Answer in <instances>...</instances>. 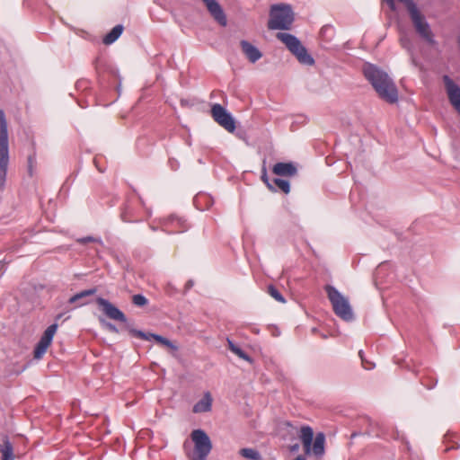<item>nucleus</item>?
<instances>
[{"mask_svg": "<svg viewBox=\"0 0 460 460\" xmlns=\"http://www.w3.org/2000/svg\"><path fill=\"white\" fill-rule=\"evenodd\" d=\"M261 179L262 181L266 183L267 187L270 190H273V191H276V189L275 187L273 186L272 184V181H270L268 177H267V174L266 172H264L261 176Z\"/></svg>", "mask_w": 460, "mask_h": 460, "instance_id": "7c9ffc66", "label": "nucleus"}, {"mask_svg": "<svg viewBox=\"0 0 460 460\" xmlns=\"http://www.w3.org/2000/svg\"><path fill=\"white\" fill-rule=\"evenodd\" d=\"M212 396L209 392H206L198 402H196L193 406V412L194 413H201V412H208L211 410L212 407Z\"/></svg>", "mask_w": 460, "mask_h": 460, "instance_id": "2eb2a0df", "label": "nucleus"}, {"mask_svg": "<svg viewBox=\"0 0 460 460\" xmlns=\"http://www.w3.org/2000/svg\"><path fill=\"white\" fill-rule=\"evenodd\" d=\"M206 5L210 15L221 26H226L227 23L226 16L221 5L216 0H202Z\"/></svg>", "mask_w": 460, "mask_h": 460, "instance_id": "9d476101", "label": "nucleus"}, {"mask_svg": "<svg viewBox=\"0 0 460 460\" xmlns=\"http://www.w3.org/2000/svg\"><path fill=\"white\" fill-rule=\"evenodd\" d=\"M211 115L214 120L228 132L235 130V121L232 115L219 103L211 107Z\"/></svg>", "mask_w": 460, "mask_h": 460, "instance_id": "0eeeda50", "label": "nucleus"}, {"mask_svg": "<svg viewBox=\"0 0 460 460\" xmlns=\"http://www.w3.org/2000/svg\"><path fill=\"white\" fill-rule=\"evenodd\" d=\"M106 327H107L111 332H116V333H117V332H119V331H118V328H117L114 324H112V323H106Z\"/></svg>", "mask_w": 460, "mask_h": 460, "instance_id": "473e14b6", "label": "nucleus"}, {"mask_svg": "<svg viewBox=\"0 0 460 460\" xmlns=\"http://www.w3.org/2000/svg\"><path fill=\"white\" fill-rule=\"evenodd\" d=\"M298 447H299V446H298V445H295V446H293V447H292V450H293V451L297 450V449H298Z\"/></svg>", "mask_w": 460, "mask_h": 460, "instance_id": "e433bc0d", "label": "nucleus"}, {"mask_svg": "<svg viewBox=\"0 0 460 460\" xmlns=\"http://www.w3.org/2000/svg\"><path fill=\"white\" fill-rule=\"evenodd\" d=\"M191 439L195 446V452L199 460H205L212 449V443L208 434L202 429L191 432Z\"/></svg>", "mask_w": 460, "mask_h": 460, "instance_id": "423d86ee", "label": "nucleus"}, {"mask_svg": "<svg viewBox=\"0 0 460 460\" xmlns=\"http://www.w3.org/2000/svg\"><path fill=\"white\" fill-rule=\"evenodd\" d=\"M132 303L137 306H144L146 305L148 301L143 295L137 294L134 295L132 297Z\"/></svg>", "mask_w": 460, "mask_h": 460, "instance_id": "bb28decb", "label": "nucleus"}, {"mask_svg": "<svg viewBox=\"0 0 460 460\" xmlns=\"http://www.w3.org/2000/svg\"><path fill=\"white\" fill-rule=\"evenodd\" d=\"M444 443L446 444V451L457 449L459 447L456 436L454 433H447L444 438Z\"/></svg>", "mask_w": 460, "mask_h": 460, "instance_id": "412c9836", "label": "nucleus"}, {"mask_svg": "<svg viewBox=\"0 0 460 460\" xmlns=\"http://www.w3.org/2000/svg\"><path fill=\"white\" fill-rule=\"evenodd\" d=\"M272 172L279 176L292 177L296 174L297 169L293 163H277L273 166Z\"/></svg>", "mask_w": 460, "mask_h": 460, "instance_id": "f8f14e48", "label": "nucleus"}, {"mask_svg": "<svg viewBox=\"0 0 460 460\" xmlns=\"http://www.w3.org/2000/svg\"><path fill=\"white\" fill-rule=\"evenodd\" d=\"M359 355H360V357H362L361 351H359ZM362 364H363V367L367 370H370L374 367V365L372 363L365 361L364 359H362Z\"/></svg>", "mask_w": 460, "mask_h": 460, "instance_id": "2f4dec72", "label": "nucleus"}, {"mask_svg": "<svg viewBox=\"0 0 460 460\" xmlns=\"http://www.w3.org/2000/svg\"><path fill=\"white\" fill-rule=\"evenodd\" d=\"M335 34V29L332 25H324L320 31V36L325 42L332 40Z\"/></svg>", "mask_w": 460, "mask_h": 460, "instance_id": "4be33fe9", "label": "nucleus"}, {"mask_svg": "<svg viewBox=\"0 0 460 460\" xmlns=\"http://www.w3.org/2000/svg\"><path fill=\"white\" fill-rule=\"evenodd\" d=\"M438 380L434 377H427L424 379H421V384L427 388V389H432L437 385Z\"/></svg>", "mask_w": 460, "mask_h": 460, "instance_id": "cd10ccee", "label": "nucleus"}, {"mask_svg": "<svg viewBox=\"0 0 460 460\" xmlns=\"http://www.w3.org/2000/svg\"><path fill=\"white\" fill-rule=\"evenodd\" d=\"M121 218L124 222L138 221V219H134V211L128 203L125 205L122 210Z\"/></svg>", "mask_w": 460, "mask_h": 460, "instance_id": "393cba45", "label": "nucleus"}, {"mask_svg": "<svg viewBox=\"0 0 460 460\" xmlns=\"http://www.w3.org/2000/svg\"><path fill=\"white\" fill-rule=\"evenodd\" d=\"M240 44L243 54L246 56L250 62L255 63L261 58V52L247 40H242Z\"/></svg>", "mask_w": 460, "mask_h": 460, "instance_id": "ddd939ff", "label": "nucleus"}, {"mask_svg": "<svg viewBox=\"0 0 460 460\" xmlns=\"http://www.w3.org/2000/svg\"><path fill=\"white\" fill-rule=\"evenodd\" d=\"M239 454L243 456V457H245V458H248V459H252V460H261V454L253 449V448H242L240 451H239Z\"/></svg>", "mask_w": 460, "mask_h": 460, "instance_id": "b1692460", "label": "nucleus"}, {"mask_svg": "<svg viewBox=\"0 0 460 460\" xmlns=\"http://www.w3.org/2000/svg\"><path fill=\"white\" fill-rule=\"evenodd\" d=\"M9 164V143L7 121L3 110H0V191L5 185Z\"/></svg>", "mask_w": 460, "mask_h": 460, "instance_id": "f03ea898", "label": "nucleus"}, {"mask_svg": "<svg viewBox=\"0 0 460 460\" xmlns=\"http://www.w3.org/2000/svg\"><path fill=\"white\" fill-rule=\"evenodd\" d=\"M324 442H325V436L323 433L319 432L316 434L313 447L311 446V449L313 450L314 454L317 456H321L324 453Z\"/></svg>", "mask_w": 460, "mask_h": 460, "instance_id": "f3484780", "label": "nucleus"}, {"mask_svg": "<svg viewBox=\"0 0 460 460\" xmlns=\"http://www.w3.org/2000/svg\"><path fill=\"white\" fill-rule=\"evenodd\" d=\"M363 72L381 99L388 103H395L398 101L397 88L385 72L371 64L365 65Z\"/></svg>", "mask_w": 460, "mask_h": 460, "instance_id": "f257e3e1", "label": "nucleus"}, {"mask_svg": "<svg viewBox=\"0 0 460 460\" xmlns=\"http://www.w3.org/2000/svg\"><path fill=\"white\" fill-rule=\"evenodd\" d=\"M97 292V289L95 288L83 290L79 293H76L75 295L72 296L68 303L69 304H75V307H80L84 305L88 304V301H86V297L93 296Z\"/></svg>", "mask_w": 460, "mask_h": 460, "instance_id": "4468645a", "label": "nucleus"}, {"mask_svg": "<svg viewBox=\"0 0 460 460\" xmlns=\"http://www.w3.org/2000/svg\"><path fill=\"white\" fill-rule=\"evenodd\" d=\"M2 460H14L13 447L8 438H4L0 447Z\"/></svg>", "mask_w": 460, "mask_h": 460, "instance_id": "a211bd4d", "label": "nucleus"}, {"mask_svg": "<svg viewBox=\"0 0 460 460\" xmlns=\"http://www.w3.org/2000/svg\"><path fill=\"white\" fill-rule=\"evenodd\" d=\"M228 349L240 358L244 359L245 361L252 362L251 357L245 353L239 346L234 344L232 340L229 338L226 339Z\"/></svg>", "mask_w": 460, "mask_h": 460, "instance_id": "aec40b11", "label": "nucleus"}, {"mask_svg": "<svg viewBox=\"0 0 460 460\" xmlns=\"http://www.w3.org/2000/svg\"><path fill=\"white\" fill-rule=\"evenodd\" d=\"M268 292L278 302H280V303L286 302L284 296L281 295L279 290L277 288H275L274 286H272V285L269 286Z\"/></svg>", "mask_w": 460, "mask_h": 460, "instance_id": "a878e982", "label": "nucleus"}, {"mask_svg": "<svg viewBox=\"0 0 460 460\" xmlns=\"http://www.w3.org/2000/svg\"><path fill=\"white\" fill-rule=\"evenodd\" d=\"M96 302L98 305L102 308V312L112 320L119 321V322H126V316L125 314L117 308L114 305H112L110 301L107 299H104L102 297H98L96 299Z\"/></svg>", "mask_w": 460, "mask_h": 460, "instance_id": "1a4fd4ad", "label": "nucleus"}, {"mask_svg": "<svg viewBox=\"0 0 460 460\" xmlns=\"http://www.w3.org/2000/svg\"><path fill=\"white\" fill-rule=\"evenodd\" d=\"M122 31L123 26L121 24L116 25L107 35H105V37L103 38V43L106 45L112 44L119 39Z\"/></svg>", "mask_w": 460, "mask_h": 460, "instance_id": "6ab92c4d", "label": "nucleus"}, {"mask_svg": "<svg viewBox=\"0 0 460 460\" xmlns=\"http://www.w3.org/2000/svg\"><path fill=\"white\" fill-rule=\"evenodd\" d=\"M5 269V263L4 261H0V275L4 274Z\"/></svg>", "mask_w": 460, "mask_h": 460, "instance_id": "72a5a7b5", "label": "nucleus"}, {"mask_svg": "<svg viewBox=\"0 0 460 460\" xmlns=\"http://www.w3.org/2000/svg\"><path fill=\"white\" fill-rule=\"evenodd\" d=\"M401 44L402 46L408 49V50H411V40L406 36V35H403L401 37Z\"/></svg>", "mask_w": 460, "mask_h": 460, "instance_id": "c85d7f7f", "label": "nucleus"}, {"mask_svg": "<svg viewBox=\"0 0 460 460\" xmlns=\"http://www.w3.org/2000/svg\"><path fill=\"white\" fill-rule=\"evenodd\" d=\"M130 333L137 338L146 340V341H150L151 339H153L156 342H158L162 345H164L173 350L177 349V347L171 341H169L168 339H166L161 335L155 334V333H146L142 331H138V330H135V329L130 330Z\"/></svg>", "mask_w": 460, "mask_h": 460, "instance_id": "9b49d317", "label": "nucleus"}, {"mask_svg": "<svg viewBox=\"0 0 460 460\" xmlns=\"http://www.w3.org/2000/svg\"><path fill=\"white\" fill-rule=\"evenodd\" d=\"M192 286H193V281L192 280H189L187 282V284H186L187 288H190Z\"/></svg>", "mask_w": 460, "mask_h": 460, "instance_id": "c9c22d12", "label": "nucleus"}, {"mask_svg": "<svg viewBox=\"0 0 460 460\" xmlns=\"http://www.w3.org/2000/svg\"><path fill=\"white\" fill-rule=\"evenodd\" d=\"M272 184L275 187L276 190H280L285 194H288L290 191V184H289L288 181L279 179V178H275L272 181Z\"/></svg>", "mask_w": 460, "mask_h": 460, "instance_id": "5701e85b", "label": "nucleus"}, {"mask_svg": "<svg viewBox=\"0 0 460 460\" xmlns=\"http://www.w3.org/2000/svg\"><path fill=\"white\" fill-rule=\"evenodd\" d=\"M294 22V13L289 5L273 4L270 11L268 28L270 30H289Z\"/></svg>", "mask_w": 460, "mask_h": 460, "instance_id": "7ed1b4c3", "label": "nucleus"}, {"mask_svg": "<svg viewBox=\"0 0 460 460\" xmlns=\"http://www.w3.org/2000/svg\"><path fill=\"white\" fill-rule=\"evenodd\" d=\"M58 330V324L53 323L49 325L43 335L41 336L40 341L37 343L34 349V358H40L47 351L49 346L51 344L53 337Z\"/></svg>", "mask_w": 460, "mask_h": 460, "instance_id": "6e6552de", "label": "nucleus"}, {"mask_svg": "<svg viewBox=\"0 0 460 460\" xmlns=\"http://www.w3.org/2000/svg\"><path fill=\"white\" fill-rule=\"evenodd\" d=\"M276 37L286 45L300 64L306 66H313L314 64L313 57L296 36L287 32H278Z\"/></svg>", "mask_w": 460, "mask_h": 460, "instance_id": "20e7f679", "label": "nucleus"}, {"mask_svg": "<svg viewBox=\"0 0 460 460\" xmlns=\"http://www.w3.org/2000/svg\"><path fill=\"white\" fill-rule=\"evenodd\" d=\"M29 171H30V173L31 174V165H32V162H33V159L32 157H29Z\"/></svg>", "mask_w": 460, "mask_h": 460, "instance_id": "f704fd0d", "label": "nucleus"}, {"mask_svg": "<svg viewBox=\"0 0 460 460\" xmlns=\"http://www.w3.org/2000/svg\"><path fill=\"white\" fill-rule=\"evenodd\" d=\"M299 438L303 443L305 453H310L312 442L314 439L313 429L309 426L301 427Z\"/></svg>", "mask_w": 460, "mask_h": 460, "instance_id": "dca6fc26", "label": "nucleus"}, {"mask_svg": "<svg viewBox=\"0 0 460 460\" xmlns=\"http://www.w3.org/2000/svg\"><path fill=\"white\" fill-rule=\"evenodd\" d=\"M325 291L335 314L344 321H352L354 314L348 298L331 285L325 287Z\"/></svg>", "mask_w": 460, "mask_h": 460, "instance_id": "39448f33", "label": "nucleus"}, {"mask_svg": "<svg viewBox=\"0 0 460 460\" xmlns=\"http://www.w3.org/2000/svg\"><path fill=\"white\" fill-rule=\"evenodd\" d=\"M90 242H94V243H102V240L101 239H97V238H94L93 236H86V237L78 239V243H84V244L87 243H90Z\"/></svg>", "mask_w": 460, "mask_h": 460, "instance_id": "c756f323", "label": "nucleus"}]
</instances>
